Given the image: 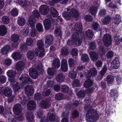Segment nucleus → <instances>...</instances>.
<instances>
[{"label": "nucleus", "instance_id": "obj_43", "mask_svg": "<svg viewBox=\"0 0 122 122\" xmlns=\"http://www.w3.org/2000/svg\"><path fill=\"white\" fill-rule=\"evenodd\" d=\"M1 20L3 23L5 24H8L10 22V19L7 16L5 15L2 18Z\"/></svg>", "mask_w": 122, "mask_h": 122}, {"label": "nucleus", "instance_id": "obj_27", "mask_svg": "<svg viewBox=\"0 0 122 122\" xmlns=\"http://www.w3.org/2000/svg\"><path fill=\"white\" fill-rule=\"evenodd\" d=\"M36 106V104L34 101L33 100L29 101L27 104V108L30 110L33 109Z\"/></svg>", "mask_w": 122, "mask_h": 122}, {"label": "nucleus", "instance_id": "obj_36", "mask_svg": "<svg viewBox=\"0 0 122 122\" xmlns=\"http://www.w3.org/2000/svg\"><path fill=\"white\" fill-rule=\"evenodd\" d=\"M10 48V46L9 45H6L3 47L1 49V52L2 54L5 55L8 52Z\"/></svg>", "mask_w": 122, "mask_h": 122}, {"label": "nucleus", "instance_id": "obj_30", "mask_svg": "<svg viewBox=\"0 0 122 122\" xmlns=\"http://www.w3.org/2000/svg\"><path fill=\"white\" fill-rule=\"evenodd\" d=\"M14 82L13 83L10 82L11 84L13 86V89L14 92H16L20 89V88L19 84L18 83L15 81V80L14 81Z\"/></svg>", "mask_w": 122, "mask_h": 122}, {"label": "nucleus", "instance_id": "obj_19", "mask_svg": "<svg viewBox=\"0 0 122 122\" xmlns=\"http://www.w3.org/2000/svg\"><path fill=\"white\" fill-rule=\"evenodd\" d=\"M35 52L36 55L40 57L42 56L44 54L43 48H36L35 50Z\"/></svg>", "mask_w": 122, "mask_h": 122}, {"label": "nucleus", "instance_id": "obj_49", "mask_svg": "<svg viewBox=\"0 0 122 122\" xmlns=\"http://www.w3.org/2000/svg\"><path fill=\"white\" fill-rule=\"evenodd\" d=\"M69 75L70 78L74 79L76 78V72L73 71L69 72Z\"/></svg>", "mask_w": 122, "mask_h": 122}, {"label": "nucleus", "instance_id": "obj_59", "mask_svg": "<svg viewBox=\"0 0 122 122\" xmlns=\"http://www.w3.org/2000/svg\"><path fill=\"white\" fill-rule=\"evenodd\" d=\"M84 19L86 21L90 22L92 20L93 18L90 15H87L85 16Z\"/></svg>", "mask_w": 122, "mask_h": 122}, {"label": "nucleus", "instance_id": "obj_20", "mask_svg": "<svg viewBox=\"0 0 122 122\" xmlns=\"http://www.w3.org/2000/svg\"><path fill=\"white\" fill-rule=\"evenodd\" d=\"M35 18L32 16H30L29 19L28 23V27H30L32 28L35 27Z\"/></svg>", "mask_w": 122, "mask_h": 122}, {"label": "nucleus", "instance_id": "obj_58", "mask_svg": "<svg viewBox=\"0 0 122 122\" xmlns=\"http://www.w3.org/2000/svg\"><path fill=\"white\" fill-rule=\"evenodd\" d=\"M42 97L41 94L39 93H36L34 95V99L35 100H40Z\"/></svg>", "mask_w": 122, "mask_h": 122}, {"label": "nucleus", "instance_id": "obj_29", "mask_svg": "<svg viewBox=\"0 0 122 122\" xmlns=\"http://www.w3.org/2000/svg\"><path fill=\"white\" fill-rule=\"evenodd\" d=\"M12 93V91L10 88L7 87L5 89L3 92L4 95L6 96L9 97L10 96Z\"/></svg>", "mask_w": 122, "mask_h": 122}, {"label": "nucleus", "instance_id": "obj_33", "mask_svg": "<svg viewBox=\"0 0 122 122\" xmlns=\"http://www.w3.org/2000/svg\"><path fill=\"white\" fill-rule=\"evenodd\" d=\"M12 56L14 59L16 60L21 58V55L19 52H14L12 54Z\"/></svg>", "mask_w": 122, "mask_h": 122}, {"label": "nucleus", "instance_id": "obj_64", "mask_svg": "<svg viewBox=\"0 0 122 122\" xmlns=\"http://www.w3.org/2000/svg\"><path fill=\"white\" fill-rule=\"evenodd\" d=\"M68 62L70 67H72L74 66V61L72 58H69L68 60Z\"/></svg>", "mask_w": 122, "mask_h": 122}, {"label": "nucleus", "instance_id": "obj_7", "mask_svg": "<svg viewBox=\"0 0 122 122\" xmlns=\"http://www.w3.org/2000/svg\"><path fill=\"white\" fill-rule=\"evenodd\" d=\"M20 79L23 83H27L28 82H31L28 75L25 73L23 74L21 76L20 78Z\"/></svg>", "mask_w": 122, "mask_h": 122}, {"label": "nucleus", "instance_id": "obj_53", "mask_svg": "<svg viewBox=\"0 0 122 122\" xmlns=\"http://www.w3.org/2000/svg\"><path fill=\"white\" fill-rule=\"evenodd\" d=\"M85 92L84 90H82L80 91L77 94L78 97L79 98H83L85 96Z\"/></svg>", "mask_w": 122, "mask_h": 122}, {"label": "nucleus", "instance_id": "obj_45", "mask_svg": "<svg viewBox=\"0 0 122 122\" xmlns=\"http://www.w3.org/2000/svg\"><path fill=\"white\" fill-rule=\"evenodd\" d=\"M114 79L113 76L111 75H108L107 77V83L108 84H110L113 83Z\"/></svg>", "mask_w": 122, "mask_h": 122}, {"label": "nucleus", "instance_id": "obj_10", "mask_svg": "<svg viewBox=\"0 0 122 122\" xmlns=\"http://www.w3.org/2000/svg\"><path fill=\"white\" fill-rule=\"evenodd\" d=\"M29 72L30 76L33 78L36 79L37 78L38 76V73L35 68H31L29 70Z\"/></svg>", "mask_w": 122, "mask_h": 122}, {"label": "nucleus", "instance_id": "obj_38", "mask_svg": "<svg viewBox=\"0 0 122 122\" xmlns=\"http://www.w3.org/2000/svg\"><path fill=\"white\" fill-rule=\"evenodd\" d=\"M65 78L64 76L62 74H58L56 77V80L60 82H62L64 80Z\"/></svg>", "mask_w": 122, "mask_h": 122}, {"label": "nucleus", "instance_id": "obj_6", "mask_svg": "<svg viewBox=\"0 0 122 122\" xmlns=\"http://www.w3.org/2000/svg\"><path fill=\"white\" fill-rule=\"evenodd\" d=\"M50 101V99H47L41 101L40 102V106L41 107L46 109L50 106L49 102Z\"/></svg>", "mask_w": 122, "mask_h": 122}, {"label": "nucleus", "instance_id": "obj_52", "mask_svg": "<svg viewBox=\"0 0 122 122\" xmlns=\"http://www.w3.org/2000/svg\"><path fill=\"white\" fill-rule=\"evenodd\" d=\"M86 34L87 37L89 38L92 37L93 35V32L90 29H88L86 31Z\"/></svg>", "mask_w": 122, "mask_h": 122}, {"label": "nucleus", "instance_id": "obj_51", "mask_svg": "<svg viewBox=\"0 0 122 122\" xmlns=\"http://www.w3.org/2000/svg\"><path fill=\"white\" fill-rule=\"evenodd\" d=\"M82 60L84 62H87L88 61L89 58L88 55L86 54H83L81 56Z\"/></svg>", "mask_w": 122, "mask_h": 122}, {"label": "nucleus", "instance_id": "obj_11", "mask_svg": "<svg viewBox=\"0 0 122 122\" xmlns=\"http://www.w3.org/2000/svg\"><path fill=\"white\" fill-rule=\"evenodd\" d=\"M53 40V36L51 35H48L45 37V43L46 47L51 45Z\"/></svg>", "mask_w": 122, "mask_h": 122}, {"label": "nucleus", "instance_id": "obj_22", "mask_svg": "<svg viewBox=\"0 0 122 122\" xmlns=\"http://www.w3.org/2000/svg\"><path fill=\"white\" fill-rule=\"evenodd\" d=\"M7 33V28L4 25H0V35L3 36Z\"/></svg>", "mask_w": 122, "mask_h": 122}, {"label": "nucleus", "instance_id": "obj_21", "mask_svg": "<svg viewBox=\"0 0 122 122\" xmlns=\"http://www.w3.org/2000/svg\"><path fill=\"white\" fill-rule=\"evenodd\" d=\"M26 116L27 120L28 122H31L34 120V117L33 114L31 112L27 113Z\"/></svg>", "mask_w": 122, "mask_h": 122}, {"label": "nucleus", "instance_id": "obj_17", "mask_svg": "<svg viewBox=\"0 0 122 122\" xmlns=\"http://www.w3.org/2000/svg\"><path fill=\"white\" fill-rule=\"evenodd\" d=\"M74 27L75 28L74 30L76 32L78 33L82 31V27L81 23H76Z\"/></svg>", "mask_w": 122, "mask_h": 122}, {"label": "nucleus", "instance_id": "obj_8", "mask_svg": "<svg viewBox=\"0 0 122 122\" xmlns=\"http://www.w3.org/2000/svg\"><path fill=\"white\" fill-rule=\"evenodd\" d=\"M25 90L26 94L29 96L32 95L34 93V88L31 86H27L25 88Z\"/></svg>", "mask_w": 122, "mask_h": 122}, {"label": "nucleus", "instance_id": "obj_14", "mask_svg": "<svg viewBox=\"0 0 122 122\" xmlns=\"http://www.w3.org/2000/svg\"><path fill=\"white\" fill-rule=\"evenodd\" d=\"M91 60L93 61H97L98 58V55L96 52L92 51L89 53Z\"/></svg>", "mask_w": 122, "mask_h": 122}, {"label": "nucleus", "instance_id": "obj_26", "mask_svg": "<svg viewBox=\"0 0 122 122\" xmlns=\"http://www.w3.org/2000/svg\"><path fill=\"white\" fill-rule=\"evenodd\" d=\"M66 10L67 11L64 12L62 13V15L66 19L69 20L71 18L69 12H68L70 10V9L67 8Z\"/></svg>", "mask_w": 122, "mask_h": 122}, {"label": "nucleus", "instance_id": "obj_56", "mask_svg": "<svg viewBox=\"0 0 122 122\" xmlns=\"http://www.w3.org/2000/svg\"><path fill=\"white\" fill-rule=\"evenodd\" d=\"M89 47L90 49L94 50L96 48V46L95 42H91L89 44Z\"/></svg>", "mask_w": 122, "mask_h": 122}, {"label": "nucleus", "instance_id": "obj_15", "mask_svg": "<svg viewBox=\"0 0 122 122\" xmlns=\"http://www.w3.org/2000/svg\"><path fill=\"white\" fill-rule=\"evenodd\" d=\"M61 89V91L63 93H67L70 95H71L72 94V91L69 90V87L67 86L66 85L62 86Z\"/></svg>", "mask_w": 122, "mask_h": 122}, {"label": "nucleus", "instance_id": "obj_24", "mask_svg": "<svg viewBox=\"0 0 122 122\" xmlns=\"http://www.w3.org/2000/svg\"><path fill=\"white\" fill-rule=\"evenodd\" d=\"M47 119L52 122L55 119V116L53 114V112L52 109H51L48 112L47 116Z\"/></svg>", "mask_w": 122, "mask_h": 122}, {"label": "nucleus", "instance_id": "obj_28", "mask_svg": "<svg viewBox=\"0 0 122 122\" xmlns=\"http://www.w3.org/2000/svg\"><path fill=\"white\" fill-rule=\"evenodd\" d=\"M43 24L46 30L49 29L51 26V23L50 20L46 19L43 21Z\"/></svg>", "mask_w": 122, "mask_h": 122}, {"label": "nucleus", "instance_id": "obj_37", "mask_svg": "<svg viewBox=\"0 0 122 122\" xmlns=\"http://www.w3.org/2000/svg\"><path fill=\"white\" fill-rule=\"evenodd\" d=\"M113 22L116 24H118L121 20V17L120 15H115L113 18Z\"/></svg>", "mask_w": 122, "mask_h": 122}, {"label": "nucleus", "instance_id": "obj_18", "mask_svg": "<svg viewBox=\"0 0 122 122\" xmlns=\"http://www.w3.org/2000/svg\"><path fill=\"white\" fill-rule=\"evenodd\" d=\"M111 64L112 66L114 68H117L120 65V62L118 58L115 57L112 61Z\"/></svg>", "mask_w": 122, "mask_h": 122}, {"label": "nucleus", "instance_id": "obj_1", "mask_svg": "<svg viewBox=\"0 0 122 122\" xmlns=\"http://www.w3.org/2000/svg\"><path fill=\"white\" fill-rule=\"evenodd\" d=\"M98 117L96 110L91 109L87 111L86 114V120L87 122H94L97 120Z\"/></svg>", "mask_w": 122, "mask_h": 122}, {"label": "nucleus", "instance_id": "obj_46", "mask_svg": "<svg viewBox=\"0 0 122 122\" xmlns=\"http://www.w3.org/2000/svg\"><path fill=\"white\" fill-rule=\"evenodd\" d=\"M34 40L31 38H27L26 40L25 44L26 45L31 46L33 45Z\"/></svg>", "mask_w": 122, "mask_h": 122}, {"label": "nucleus", "instance_id": "obj_40", "mask_svg": "<svg viewBox=\"0 0 122 122\" xmlns=\"http://www.w3.org/2000/svg\"><path fill=\"white\" fill-rule=\"evenodd\" d=\"M25 23V19L23 17H20L17 20V24L20 25L22 26L24 25Z\"/></svg>", "mask_w": 122, "mask_h": 122}, {"label": "nucleus", "instance_id": "obj_42", "mask_svg": "<svg viewBox=\"0 0 122 122\" xmlns=\"http://www.w3.org/2000/svg\"><path fill=\"white\" fill-rule=\"evenodd\" d=\"M27 56L28 59L30 60H32L34 57V52L33 51H30L27 52Z\"/></svg>", "mask_w": 122, "mask_h": 122}, {"label": "nucleus", "instance_id": "obj_47", "mask_svg": "<svg viewBox=\"0 0 122 122\" xmlns=\"http://www.w3.org/2000/svg\"><path fill=\"white\" fill-rule=\"evenodd\" d=\"M92 27L93 29L96 31L100 30V25L97 23L95 22L93 23Z\"/></svg>", "mask_w": 122, "mask_h": 122}, {"label": "nucleus", "instance_id": "obj_39", "mask_svg": "<svg viewBox=\"0 0 122 122\" xmlns=\"http://www.w3.org/2000/svg\"><path fill=\"white\" fill-rule=\"evenodd\" d=\"M50 14L53 17H56L58 15V13L56 10L53 7H51L50 9Z\"/></svg>", "mask_w": 122, "mask_h": 122}, {"label": "nucleus", "instance_id": "obj_25", "mask_svg": "<svg viewBox=\"0 0 122 122\" xmlns=\"http://www.w3.org/2000/svg\"><path fill=\"white\" fill-rule=\"evenodd\" d=\"M48 75L47 77L49 79L52 78L54 75V70L53 68H48L47 70Z\"/></svg>", "mask_w": 122, "mask_h": 122}, {"label": "nucleus", "instance_id": "obj_57", "mask_svg": "<svg viewBox=\"0 0 122 122\" xmlns=\"http://www.w3.org/2000/svg\"><path fill=\"white\" fill-rule=\"evenodd\" d=\"M114 54L113 52L111 51H108L107 53L106 56L108 59H110L112 58Z\"/></svg>", "mask_w": 122, "mask_h": 122}, {"label": "nucleus", "instance_id": "obj_31", "mask_svg": "<svg viewBox=\"0 0 122 122\" xmlns=\"http://www.w3.org/2000/svg\"><path fill=\"white\" fill-rule=\"evenodd\" d=\"M98 7V5L96 4L95 6H93L89 9L92 15H95L96 13Z\"/></svg>", "mask_w": 122, "mask_h": 122}, {"label": "nucleus", "instance_id": "obj_4", "mask_svg": "<svg viewBox=\"0 0 122 122\" xmlns=\"http://www.w3.org/2000/svg\"><path fill=\"white\" fill-rule=\"evenodd\" d=\"M6 74L9 77V79L10 82L12 83H13L14 80V77L16 74V72L14 70H8L6 72Z\"/></svg>", "mask_w": 122, "mask_h": 122}, {"label": "nucleus", "instance_id": "obj_54", "mask_svg": "<svg viewBox=\"0 0 122 122\" xmlns=\"http://www.w3.org/2000/svg\"><path fill=\"white\" fill-rule=\"evenodd\" d=\"M63 97V95L61 93H58L56 94L55 98L56 100H59L62 99Z\"/></svg>", "mask_w": 122, "mask_h": 122}, {"label": "nucleus", "instance_id": "obj_9", "mask_svg": "<svg viewBox=\"0 0 122 122\" xmlns=\"http://www.w3.org/2000/svg\"><path fill=\"white\" fill-rule=\"evenodd\" d=\"M22 108L21 105L19 104L15 105L13 108L14 113L17 115L20 114L21 112Z\"/></svg>", "mask_w": 122, "mask_h": 122}, {"label": "nucleus", "instance_id": "obj_48", "mask_svg": "<svg viewBox=\"0 0 122 122\" xmlns=\"http://www.w3.org/2000/svg\"><path fill=\"white\" fill-rule=\"evenodd\" d=\"M61 53L62 55H66L68 54V50L66 48L64 47L61 49Z\"/></svg>", "mask_w": 122, "mask_h": 122}, {"label": "nucleus", "instance_id": "obj_61", "mask_svg": "<svg viewBox=\"0 0 122 122\" xmlns=\"http://www.w3.org/2000/svg\"><path fill=\"white\" fill-rule=\"evenodd\" d=\"M99 53L101 55H104L105 53V50L103 46H101L99 47Z\"/></svg>", "mask_w": 122, "mask_h": 122}, {"label": "nucleus", "instance_id": "obj_63", "mask_svg": "<svg viewBox=\"0 0 122 122\" xmlns=\"http://www.w3.org/2000/svg\"><path fill=\"white\" fill-rule=\"evenodd\" d=\"M37 30L39 32L42 31L43 28L42 25L40 23H38L36 26Z\"/></svg>", "mask_w": 122, "mask_h": 122}, {"label": "nucleus", "instance_id": "obj_44", "mask_svg": "<svg viewBox=\"0 0 122 122\" xmlns=\"http://www.w3.org/2000/svg\"><path fill=\"white\" fill-rule=\"evenodd\" d=\"M111 19V18L110 17L106 16L105 17L104 19L102 20V22L104 25H107L110 22Z\"/></svg>", "mask_w": 122, "mask_h": 122}, {"label": "nucleus", "instance_id": "obj_32", "mask_svg": "<svg viewBox=\"0 0 122 122\" xmlns=\"http://www.w3.org/2000/svg\"><path fill=\"white\" fill-rule=\"evenodd\" d=\"M51 93V91L50 88L46 86L42 92V95L43 96H47L50 95Z\"/></svg>", "mask_w": 122, "mask_h": 122}, {"label": "nucleus", "instance_id": "obj_5", "mask_svg": "<svg viewBox=\"0 0 122 122\" xmlns=\"http://www.w3.org/2000/svg\"><path fill=\"white\" fill-rule=\"evenodd\" d=\"M97 74V71L96 70L95 68L92 67L88 71L86 76L87 78H90L92 76H95Z\"/></svg>", "mask_w": 122, "mask_h": 122}, {"label": "nucleus", "instance_id": "obj_35", "mask_svg": "<svg viewBox=\"0 0 122 122\" xmlns=\"http://www.w3.org/2000/svg\"><path fill=\"white\" fill-rule=\"evenodd\" d=\"M69 13L71 17H76L78 16V11L74 8L71 9Z\"/></svg>", "mask_w": 122, "mask_h": 122}, {"label": "nucleus", "instance_id": "obj_60", "mask_svg": "<svg viewBox=\"0 0 122 122\" xmlns=\"http://www.w3.org/2000/svg\"><path fill=\"white\" fill-rule=\"evenodd\" d=\"M11 13L13 16H16L18 14V11L16 8L13 9L12 10Z\"/></svg>", "mask_w": 122, "mask_h": 122}, {"label": "nucleus", "instance_id": "obj_34", "mask_svg": "<svg viewBox=\"0 0 122 122\" xmlns=\"http://www.w3.org/2000/svg\"><path fill=\"white\" fill-rule=\"evenodd\" d=\"M53 65L56 68H58L60 66V62L59 60L57 58H55L53 62Z\"/></svg>", "mask_w": 122, "mask_h": 122}, {"label": "nucleus", "instance_id": "obj_50", "mask_svg": "<svg viewBox=\"0 0 122 122\" xmlns=\"http://www.w3.org/2000/svg\"><path fill=\"white\" fill-rule=\"evenodd\" d=\"M54 33L56 37H58L61 38V33L60 29L58 28L56 29L55 30Z\"/></svg>", "mask_w": 122, "mask_h": 122}, {"label": "nucleus", "instance_id": "obj_12", "mask_svg": "<svg viewBox=\"0 0 122 122\" xmlns=\"http://www.w3.org/2000/svg\"><path fill=\"white\" fill-rule=\"evenodd\" d=\"M39 10L41 14L43 15L46 14L49 10L48 7L45 5L41 6Z\"/></svg>", "mask_w": 122, "mask_h": 122}, {"label": "nucleus", "instance_id": "obj_2", "mask_svg": "<svg viewBox=\"0 0 122 122\" xmlns=\"http://www.w3.org/2000/svg\"><path fill=\"white\" fill-rule=\"evenodd\" d=\"M81 43V39L79 37L78 33L76 32L73 33L71 40H68L67 44L71 45L75 44L77 46H80Z\"/></svg>", "mask_w": 122, "mask_h": 122}, {"label": "nucleus", "instance_id": "obj_62", "mask_svg": "<svg viewBox=\"0 0 122 122\" xmlns=\"http://www.w3.org/2000/svg\"><path fill=\"white\" fill-rule=\"evenodd\" d=\"M110 95L112 97H115L116 96V97H117L116 91L113 89L111 90Z\"/></svg>", "mask_w": 122, "mask_h": 122}, {"label": "nucleus", "instance_id": "obj_3", "mask_svg": "<svg viewBox=\"0 0 122 122\" xmlns=\"http://www.w3.org/2000/svg\"><path fill=\"white\" fill-rule=\"evenodd\" d=\"M103 41L105 46H109L112 42V38L111 36L109 34H105L103 37Z\"/></svg>", "mask_w": 122, "mask_h": 122}, {"label": "nucleus", "instance_id": "obj_16", "mask_svg": "<svg viewBox=\"0 0 122 122\" xmlns=\"http://www.w3.org/2000/svg\"><path fill=\"white\" fill-rule=\"evenodd\" d=\"M24 66V63L22 61H20L16 63L15 68L17 71H20L23 69Z\"/></svg>", "mask_w": 122, "mask_h": 122}, {"label": "nucleus", "instance_id": "obj_41", "mask_svg": "<svg viewBox=\"0 0 122 122\" xmlns=\"http://www.w3.org/2000/svg\"><path fill=\"white\" fill-rule=\"evenodd\" d=\"M93 84V82L90 79H88L86 80L84 82V86L86 88H88L91 86Z\"/></svg>", "mask_w": 122, "mask_h": 122}, {"label": "nucleus", "instance_id": "obj_13", "mask_svg": "<svg viewBox=\"0 0 122 122\" xmlns=\"http://www.w3.org/2000/svg\"><path fill=\"white\" fill-rule=\"evenodd\" d=\"M19 39V36L17 34H14L12 35L11 37V41L14 43V45L16 46L18 44V42Z\"/></svg>", "mask_w": 122, "mask_h": 122}, {"label": "nucleus", "instance_id": "obj_55", "mask_svg": "<svg viewBox=\"0 0 122 122\" xmlns=\"http://www.w3.org/2000/svg\"><path fill=\"white\" fill-rule=\"evenodd\" d=\"M37 45L38 47L37 48H39L41 49L43 48L44 46V44L43 42L41 40H38L37 41Z\"/></svg>", "mask_w": 122, "mask_h": 122}, {"label": "nucleus", "instance_id": "obj_23", "mask_svg": "<svg viewBox=\"0 0 122 122\" xmlns=\"http://www.w3.org/2000/svg\"><path fill=\"white\" fill-rule=\"evenodd\" d=\"M38 117L39 118H41L40 122H45L46 117L43 115V112L41 110H40L37 112Z\"/></svg>", "mask_w": 122, "mask_h": 122}]
</instances>
